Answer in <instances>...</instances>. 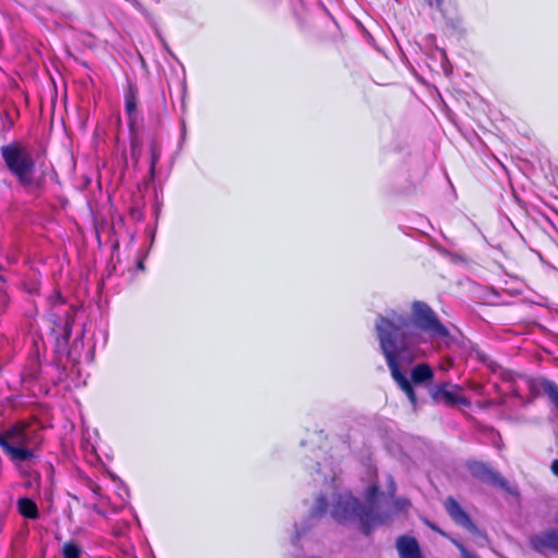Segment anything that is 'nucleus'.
Segmentation results:
<instances>
[{"instance_id":"f257e3e1","label":"nucleus","mask_w":558,"mask_h":558,"mask_svg":"<svg viewBox=\"0 0 558 558\" xmlns=\"http://www.w3.org/2000/svg\"><path fill=\"white\" fill-rule=\"evenodd\" d=\"M408 320L403 315L392 313L388 318L379 315L376 320V332L381 353L385 356L390 375L400 390L404 392L413 408L417 407V397L413 384H428L434 379V369L426 363L415 365L411 371V379L401 371L402 363H412L414 360L411 353L408 337L403 329Z\"/></svg>"},{"instance_id":"f03ea898","label":"nucleus","mask_w":558,"mask_h":558,"mask_svg":"<svg viewBox=\"0 0 558 558\" xmlns=\"http://www.w3.org/2000/svg\"><path fill=\"white\" fill-rule=\"evenodd\" d=\"M331 517L341 523L357 519L365 535H369L373 527L380 522L379 515L372 506L363 505L352 495L337 497L332 505Z\"/></svg>"},{"instance_id":"7ed1b4c3","label":"nucleus","mask_w":558,"mask_h":558,"mask_svg":"<svg viewBox=\"0 0 558 558\" xmlns=\"http://www.w3.org/2000/svg\"><path fill=\"white\" fill-rule=\"evenodd\" d=\"M5 167L23 187L34 183L35 160L28 148L19 141H13L0 148Z\"/></svg>"},{"instance_id":"20e7f679","label":"nucleus","mask_w":558,"mask_h":558,"mask_svg":"<svg viewBox=\"0 0 558 558\" xmlns=\"http://www.w3.org/2000/svg\"><path fill=\"white\" fill-rule=\"evenodd\" d=\"M403 317L408 320V326L403 329V332L408 337L409 344L410 336L405 330L410 323L432 338H447L449 336L448 328L441 323L434 310L423 301H414L412 303L410 319L405 316Z\"/></svg>"},{"instance_id":"39448f33","label":"nucleus","mask_w":558,"mask_h":558,"mask_svg":"<svg viewBox=\"0 0 558 558\" xmlns=\"http://www.w3.org/2000/svg\"><path fill=\"white\" fill-rule=\"evenodd\" d=\"M465 466L474 478L508 490V481L488 463L477 460H469Z\"/></svg>"},{"instance_id":"423d86ee","label":"nucleus","mask_w":558,"mask_h":558,"mask_svg":"<svg viewBox=\"0 0 558 558\" xmlns=\"http://www.w3.org/2000/svg\"><path fill=\"white\" fill-rule=\"evenodd\" d=\"M74 314L75 308L71 306V308L65 312L63 320L53 313L49 315V322L53 324L50 332L53 335L56 344L59 348L66 347L70 341L74 325Z\"/></svg>"},{"instance_id":"0eeeda50","label":"nucleus","mask_w":558,"mask_h":558,"mask_svg":"<svg viewBox=\"0 0 558 558\" xmlns=\"http://www.w3.org/2000/svg\"><path fill=\"white\" fill-rule=\"evenodd\" d=\"M462 388L459 385L441 383L430 390V397L434 401L442 400L447 405H470V400L461 393Z\"/></svg>"},{"instance_id":"6e6552de","label":"nucleus","mask_w":558,"mask_h":558,"mask_svg":"<svg viewBox=\"0 0 558 558\" xmlns=\"http://www.w3.org/2000/svg\"><path fill=\"white\" fill-rule=\"evenodd\" d=\"M444 507L450 519L458 525L462 526L471 534L482 535L476 524L472 521L470 514L461 507V505L449 496L444 501Z\"/></svg>"},{"instance_id":"1a4fd4ad","label":"nucleus","mask_w":558,"mask_h":558,"mask_svg":"<svg viewBox=\"0 0 558 558\" xmlns=\"http://www.w3.org/2000/svg\"><path fill=\"white\" fill-rule=\"evenodd\" d=\"M530 547L542 555L548 551L558 554V529H548L529 538Z\"/></svg>"},{"instance_id":"9d476101","label":"nucleus","mask_w":558,"mask_h":558,"mask_svg":"<svg viewBox=\"0 0 558 558\" xmlns=\"http://www.w3.org/2000/svg\"><path fill=\"white\" fill-rule=\"evenodd\" d=\"M34 434L35 432L29 430V425L26 422L20 421L3 433H0V437L14 446H31L34 440Z\"/></svg>"},{"instance_id":"9b49d317","label":"nucleus","mask_w":558,"mask_h":558,"mask_svg":"<svg viewBox=\"0 0 558 558\" xmlns=\"http://www.w3.org/2000/svg\"><path fill=\"white\" fill-rule=\"evenodd\" d=\"M125 113L128 116V125L131 132H135L137 124V104L138 88L134 84H129L124 93Z\"/></svg>"},{"instance_id":"f8f14e48","label":"nucleus","mask_w":558,"mask_h":558,"mask_svg":"<svg viewBox=\"0 0 558 558\" xmlns=\"http://www.w3.org/2000/svg\"><path fill=\"white\" fill-rule=\"evenodd\" d=\"M0 447L13 462L31 461L35 458V448L29 446H14L0 437Z\"/></svg>"},{"instance_id":"ddd939ff","label":"nucleus","mask_w":558,"mask_h":558,"mask_svg":"<svg viewBox=\"0 0 558 558\" xmlns=\"http://www.w3.org/2000/svg\"><path fill=\"white\" fill-rule=\"evenodd\" d=\"M396 547L400 558H422V551L415 537L401 535L397 538Z\"/></svg>"},{"instance_id":"4468645a","label":"nucleus","mask_w":558,"mask_h":558,"mask_svg":"<svg viewBox=\"0 0 558 558\" xmlns=\"http://www.w3.org/2000/svg\"><path fill=\"white\" fill-rule=\"evenodd\" d=\"M536 386L538 390L548 398V401L554 409L558 411V385L555 381L543 377L537 380Z\"/></svg>"},{"instance_id":"2eb2a0df","label":"nucleus","mask_w":558,"mask_h":558,"mask_svg":"<svg viewBox=\"0 0 558 558\" xmlns=\"http://www.w3.org/2000/svg\"><path fill=\"white\" fill-rule=\"evenodd\" d=\"M17 510L25 519L36 520L39 518L36 502L28 497H22L17 500Z\"/></svg>"},{"instance_id":"dca6fc26","label":"nucleus","mask_w":558,"mask_h":558,"mask_svg":"<svg viewBox=\"0 0 558 558\" xmlns=\"http://www.w3.org/2000/svg\"><path fill=\"white\" fill-rule=\"evenodd\" d=\"M150 166L149 171L153 175L155 173L156 166L161 157V145L157 141H151L149 144Z\"/></svg>"},{"instance_id":"f3484780","label":"nucleus","mask_w":558,"mask_h":558,"mask_svg":"<svg viewBox=\"0 0 558 558\" xmlns=\"http://www.w3.org/2000/svg\"><path fill=\"white\" fill-rule=\"evenodd\" d=\"M63 558H81L83 549L75 542H65L61 549Z\"/></svg>"},{"instance_id":"a211bd4d","label":"nucleus","mask_w":558,"mask_h":558,"mask_svg":"<svg viewBox=\"0 0 558 558\" xmlns=\"http://www.w3.org/2000/svg\"><path fill=\"white\" fill-rule=\"evenodd\" d=\"M327 507H328L327 499L325 498V496L322 495L317 498L316 506H315L313 513L317 517H320L326 512Z\"/></svg>"},{"instance_id":"6ab92c4d","label":"nucleus","mask_w":558,"mask_h":558,"mask_svg":"<svg viewBox=\"0 0 558 558\" xmlns=\"http://www.w3.org/2000/svg\"><path fill=\"white\" fill-rule=\"evenodd\" d=\"M49 302L51 306H54L57 304H64L65 300L59 290H54L53 293L49 296Z\"/></svg>"},{"instance_id":"aec40b11","label":"nucleus","mask_w":558,"mask_h":558,"mask_svg":"<svg viewBox=\"0 0 558 558\" xmlns=\"http://www.w3.org/2000/svg\"><path fill=\"white\" fill-rule=\"evenodd\" d=\"M424 2L432 9H435L436 11L444 13V2L445 0H424Z\"/></svg>"},{"instance_id":"412c9836","label":"nucleus","mask_w":558,"mask_h":558,"mask_svg":"<svg viewBox=\"0 0 558 558\" xmlns=\"http://www.w3.org/2000/svg\"><path fill=\"white\" fill-rule=\"evenodd\" d=\"M378 493H379V487L376 484L371 485L367 488V499L373 502L375 500V498L377 497Z\"/></svg>"},{"instance_id":"4be33fe9","label":"nucleus","mask_w":558,"mask_h":558,"mask_svg":"<svg viewBox=\"0 0 558 558\" xmlns=\"http://www.w3.org/2000/svg\"><path fill=\"white\" fill-rule=\"evenodd\" d=\"M453 543L459 548L462 558H478V557L472 555L462 544H460L458 542H453Z\"/></svg>"},{"instance_id":"5701e85b","label":"nucleus","mask_w":558,"mask_h":558,"mask_svg":"<svg viewBox=\"0 0 558 558\" xmlns=\"http://www.w3.org/2000/svg\"><path fill=\"white\" fill-rule=\"evenodd\" d=\"M24 288H25L26 292L29 294H33V295L39 294V283H37V282H33L29 286L24 284Z\"/></svg>"},{"instance_id":"b1692460","label":"nucleus","mask_w":558,"mask_h":558,"mask_svg":"<svg viewBox=\"0 0 558 558\" xmlns=\"http://www.w3.org/2000/svg\"><path fill=\"white\" fill-rule=\"evenodd\" d=\"M427 525L429 526V529H432L433 531H435L436 533L447 537V533H445L440 527H438L436 524L432 523V522H427Z\"/></svg>"},{"instance_id":"393cba45","label":"nucleus","mask_w":558,"mask_h":558,"mask_svg":"<svg viewBox=\"0 0 558 558\" xmlns=\"http://www.w3.org/2000/svg\"><path fill=\"white\" fill-rule=\"evenodd\" d=\"M550 471L556 477H558V459L553 460Z\"/></svg>"},{"instance_id":"a878e982","label":"nucleus","mask_w":558,"mask_h":558,"mask_svg":"<svg viewBox=\"0 0 558 558\" xmlns=\"http://www.w3.org/2000/svg\"><path fill=\"white\" fill-rule=\"evenodd\" d=\"M38 314V308L34 305V308L31 311V316H36Z\"/></svg>"},{"instance_id":"bb28decb","label":"nucleus","mask_w":558,"mask_h":558,"mask_svg":"<svg viewBox=\"0 0 558 558\" xmlns=\"http://www.w3.org/2000/svg\"><path fill=\"white\" fill-rule=\"evenodd\" d=\"M99 490H100V486L95 484L93 487V492L97 494Z\"/></svg>"},{"instance_id":"cd10ccee","label":"nucleus","mask_w":558,"mask_h":558,"mask_svg":"<svg viewBox=\"0 0 558 558\" xmlns=\"http://www.w3.org/2000/svg\"><path fill=\"white\" fill-rule=\"evenodd\" d=\"M555 522L558 524V512L556 513Z\"/></svg>"},{"instance_id":"c85d7f7f","label":"nucleus","mask_w":558,"mask_h":558,"mask_svg":"<svg viewBox=\"0 0 558 558\" xmlns=\"http://www.w3.org/2000/svg\"><path fill=\"white\" fill-rule=\"evenodd\" d=\"M138 267H140V268H143V267H144L142 262L138 264Z\"/></svg>"},{"instance_id":"c756f323","label":"nucleus","mask_w":558,"mask_h":558,"mask_svg":"<svg viewBox=\"0 0 558 558\" xmlns=\"http://www.w3.org/2000/svg\"><path fill=\"white\" fill-rule=\"evenodd\" d=\"M0 280H1V281H3V280H4V278H3L2 276H0Z\"/></svg>"}]
</instances>
